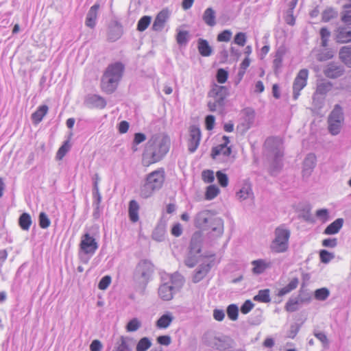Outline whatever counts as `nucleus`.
<instances>
[{
    "mask_svg": "<svg viewBox=\"0 0 351 351\" xmlns=\"http://www.w3.org/2000/svg\"><path fill=\"white\" fill-rule=\"evenodd\" d=\"M169 138L162 134L153 135L146 143L142 156V164L148 167L160 161L169 152Z\"/></svg>",
    "mask_w": 351,
    "mask_h": 351,
    "instance_id": "nucleus-1",
    "label": "nucleus"
},
{
    "mask_svg": "<svg viewBox=\"0 0 351 351\" xmlns=\"http://www.w3.org/2000/svg\"><path fill=\"white\" fill-rule=\"evenodd\" d=\"M194 224L198 228L210 230L213 235L217 237L222 235L223 232V221L208 210H202L196 214Z\"/></svg>",
    "mask_w": 351,
    "mask_h": 351,
    "instance_id": "nucleus-2",
    "label": "nucleus"
},
{
    "mask_svg": "<svg viewBox=\"0 0 351 351\" xmlns=\"http://www.w3.org/2000/svg\"><path fill=\"white\" fill-rule=\"evenodd\" d=\"M124 71V65L119 62L112 63L106 68L101 82L103 91L110 94L117 89Z\"/></svg>",
    "mask_w": 351,
    "mask_h": 351,
    "instance_id": "nucleus-3",
    "label": "nucleus"
},
{
    "mask_svg": "<svg viewBox=\"0 0 351 351\" xmlns=\"http://www.w3.org/2000/svg\"><path fill=\"white\" fill-rule=\"evenodd\" d=\"M265 147L269 152L271 157L273 158L272 164L270 167V173L276 175L282 167V158L283 156V147L281 138L278 137L268 138Z\"/></svg>",
    "mask_w": 351,
    "mask_h": 351,
    "instance_id": "nucleus-4",
    "label": "nucleus"
},
{
    "mask_svg": "<svg viewBox=\"0 0 351 351\" xmlns=\"http://www.w3.org/2000/svg\"><path fill=\"white\" fill-rule=\"evenodd\" d=\"M165 181V171L160 169L152 171L147 176L145 184L141 187L140 195L147 198L152 195L154 191L159 190Z\"/></svg>",
    "mask_w": 351,
    "mask_h": 351,
    "instance_id": "nucleus-5",
    "label": "nucleus"
},
{
    "mask_svg": "<svg viewBox=\"0 0 351 351\" xmlns=\"http://www.w3.org/2000/svg\"><path fill=\"white\" fill-rule=\"evenodd\" d=\"M228 95L226 86L215 85L208 93V108L210 112L221 114L225 107V100Z\"/></svg>",
    "mask_w": 351,
    "mask_h": 351,
    "instance_id": "nucleus-6",
    "label": "nucleus"
},
{
    "mask_svg": "<svg viewBox=\"0 0 351 351\" xmlns=\"http://www.w3.org/2000/svg\"><path fill=\"white\" fill-rule=\"evenodd\" d=\"M290 230L285 225L278 226L274 232V238L269 245L271 252L281 254L286 252L289 248Z\"/></svg>",
    "mask_w": 351,
    "mask_h": 351,
    "instance_id": "nucleus-7",
    "label": "nucleus"
},
{
    "mask_svg": "<svg viewBox=\"0 0 351 351\" xmlns=\"http://www.w3.org/2000/svg\"><path fill=\"white\" fill-rule=\"evenodd\" d=\"M98 247L99 245L96 239L89 232L84 233L81 237L80 243L79 257L81 262L88 263Z\"/></svg>",
    "mask_w": 351,
    "mask_h": 351,
    "instance_id": "nucleus-8",
    "label": "nucleus"
},
{
    "mask_svg": "<svg viewBox=\"0 0 351 351\" xmlns=\"http://www.w3.org/2000/svg\"><path fill=\"white\" fill-rule=\"evenodd\" d=\"M154 270V265L150 261H141L136 267L134 279L137 283L146 286L152 278Z\"/></svg>",
    "mask_w": 351,
    "mask_h": 351,
    "instance_id": "nucleus-9",
    "label": "nucleus"
},
{
    "mask_svg": "<svg viewBox=\"0 0 351 351\" xmlns=\"http://www.w3.org/2000/svg\"><path fill=\"white\" fill-rule=\"evenodd\" d=\"M344 121L343 109L340 105L336 104L328 118V130L332 135L339 134Z\"/></svg>",
    "mask_w": 351,
    "mask_h": 351,
    "instance_id": "nucleus-10",
    "label": "nucleus"
},
{
    "mask_svg": "<svg viewBox=\"0 0 351 351\" xmlns=\"http://www.w3.org/2000/svg\"><path fill=\"white\" fill-rule=\"evenodd\" d=\"M223 143L214 147L211 150V157L213 159L219 162H227L230 158L232 153L231 147L229 146V137L223 136Z\"/></svg>",
    "mask_w": 351,
    "mask_h": 351,
    "instance_id": "nucleus-11",
    "label": "nucleus"
},
{
    "mask_svg": "<svg viewBox=\"0 0 351 351\" xmlns=\"http://www.w3.org/2000/svg\"><path fill=\"white\" fill-rule=\"evenodd\" d=\"M308 77V71L306 69H301L297 74L293 83V98L296 100L300 95V91L306 86Z\"/></svg>",
    "mask_w": 351,
    "mask_h": 351,
    "instance_id": "nucleus-12",
    "label": "nucleus"
},
{
    "mask_svg": "<svg viewBox=\"0 0 351 351\" xmlns=\"http://www.w3.org/2000/svg\"><path fill=\"white\" fill-rule=\"evenodd\" d=\"M201 130L196 125H191L189 128V137L188 140V149L190 153L195 152L200 143Z\"/></svg>",
    "mask_w": 351,
    "mask_h": 351,
    "instance_id": "nucleus-13",
    "label": "nucleus"
},
{
    "mask_svg": "<svg viewBox=\"0 0 351 351\" xmlns=\"http://www.w3.org/2000/svg\"><path fill=\"white\" fill-rule=\"evenodd\" d=\"M345 69L343 66L338 62H330L326 64L323 70L324 75L330 79H335L343 75Z\"/></svg>",
    "mask_w": 351,
    "mask_h": 351,
    "instance_id": "nucleus-14",
    "label": "nucleus"
},
{
    "mask_svg": "<svg viewBox=\"0 0 351 351\" xmlns=\"http://www.w3.org/2000/svg\"><path fill=\"white\" fill-rule=\"evenodd\" d=\"M175 291L174 287L170 285L169 282H167L165 277L162 276V284L158 289L159 297L165 301L171 300L173 297Z\"/></svg>",
    "mask_w": 351,
    "mask_h": 351,
    "instance_id": "nucleus-15",
    "label": "nucleus"
},
{
    "mask_svg": "<svg viewBox=\"0 0 351 351\" xmlns=\"http://www.w3.org/2000/svg\"><path fill=\"white\" fill-rule=\"evenodd\" d=\"M169 16V13L167 10H162V11H160L157 14V16L154 21V23L152 25V29L154 31H157V32L161 31L163 29V27L165 26V23L167 21Z\"/></svg>",
    "mask_w": 351,
    "mask_h": 351,
    "instance_id": "nucleus-16",
    "label": "nucleus"
},
{
    "mask_svg": "<svg viewBox=\"0 0 351 351\" xmlns=\"http://www.w3.org/2000/svg\"><path fill=\"white\" fill-rule=\"evenodd\" d=\"M316 165V156L314 154H309L306 156L303 163V176L308 177Z\"/></svg>",
    "mask_w": 351,
    "mask_h": 351,
    "instance_id": "nucleus-17",
    "label": "nucleus"
},
{
    "mask_svg": "<svg viewBox=\"0 0 351 351\" xmlns=\"http://www.w3.org/2000/svg\"><path fill=\"white\" fill-rule=\"evenodd\" d=\"M86 104L91 108L99 109L104 108L106 106L105 99L98 95H88L86 99Z\"/></svg>",
    "mask_w": 351,
    "mask_h": 351,
    "instance_id": "nucleus-18",
    "label": "nucleus"
},
{
    "mask_svg": "<svg viewBox=\"0 0 351 351\" xmlns=\"http://www.w3.org/2000/svg\"><path fill=\"white\" fill-rule=\"evenodd\" d=\"M335 39L337 43H347L351 42V30L346 27H339L335 32Z\"/></svg>",
    "mask_w": 351,
    "mask_h": 351,
    "instance_id": "nucleus-19",
    "label": "nucleus"
},
{
    "mask_svg": "<svg viewBox=\"0 0 351 351\" xmlns=\"http://www.w3.org/2000/svg\"><path fill=\"white\" fill-rule=\"evenodd\" d=\"M253 265L252 272L254 274L259 275L263 274L267 269L271 267V262L265 259L254 260L252 262Z\"/></svg>",
    "mask_w": 351,
    "mask_h": 351,
    "instance_id": "nucleus-20",
    "label": "nucleus"
},
{
    "mask_svg": "<svg viewBox=\"0 0 351 351\" xmlns=\"http://www.w3.org/2000/svg\"><path fill=\"white\" fill-rule=\"evenodd\" d=\"M243 114L241 125L244 128V130H247L252 126L254 122L255 112L254 110L251 108H245L243 110Z\"/></svg>",
    "mask_w": 351,
    "mask_h": 351,
    "instance_id": "nucleus-21",
    "label": "nucleus"
},
{
    "mask_svg": "<svg viewBox=\"0 0 351 351\" xmlns=\"http://www.w3.org/2000/svg\"><path fill=\"white\" fill-rule=\"evenodd\" d=\"M99 8V5L97 3L90 7L86 17L85 24L87 27L93 28L95 26Z\"/></svg>",
    "mask_w": 351,
    "mask_h": 351,
    "instance_id": "nucleus-22",
    "label": "nucleus"
},
{
    "mask_svg": "<svg viewBox=\"0 0 351 351\" xmlns=\"http://www.w3.org/2000/svg\"><path fill=\"white\" fill-rule=\"evenodd\" d=\"M237 197L241 201L252 199L254 193L251 185L249 183L243 184L241 189L237 193Z\"/></svg>",
    "mask_w": 351,
    "mask_h": 351,
    "instance_id": "nucleus-23",
    "label": "nucleus"
},
{
    "mask_svg": "<svg viewBox=\"0 0 351 351\" xmlns=\"http://www.w3.org/2000/svg\"><path fill=\"white\" fill-rule=\"evenodd\" d=\"M122 27L117 23L109 27L108 39L112 42L117 40L122 35Z\"/></svg>",
    "mask_w": 351,
    "mask_h": 351,
    "instance_id": "nucleus-24",
    "label": "nucleus"
},
{
    "mask_svg": "<svg viewBox=\"0 0 351 351\" xmlns=\"http://www.w3.org/2000/svg\"><path fill=\"white\" fill-rule=\"evenodd\" d=\"M163 276L165 277V281L172 285L175 289L180 288L183 284V277L178 273H174L171 275L167 274Z\"/></svg>",
    "mask_w": 351,
    "mask_h": 351,
    "instance_id": "nucleus-25",
    "label": "nucleus"
},
{
    "mask_svg": "<svg viewBox=\"0 0 351 351\" xmlns=\"http://www.w3.org/2000/svg\"><path fill=\"white\" fill-rule=\"evenodd\" d=\"M210 270L208 265H201L195 271L193 276V282L197 283L201 281Z\"/></svg>",
    "mask_w": 351,
    "mask_h": 351,
    "instance_id": "nucleus-26",
    "label": "nucleus"
},
{
    "mask_svg": "<svg viewBox=\"0 0 351 351\" xmlns=\"http://www.w3.org/2000/svg\"><path fill=\"white\" fill-rule=\"evenodd\" d=\"M340 60L348 67L351 68V46L342 47L339 50Z\"/></svg>",
    "mask_w": 351,
    "mask_h": 351,
    "instance_id": "nucleus-27",
    "label": "nucleus"
},
{
    "mask_svg": "<svg viewBox=\"0 0 351 351\" xmlns=\"http://www.w3.org/2000/svg\"><path fill=\"white\" fill-rule=\"evenodd\" d=\"M49 110L47 105L40 106L37 110L32 114V120L34 124L39 123L46 115Z\"/></svg>",
    "mask_w": 351,
    "mask_h": 351,
    "instance_id": "nucleus-28",
    "label": "nucleus"
},
{
    "mask_svg": "<svg viewBox=\"0 0 351 351\" xmlns=\"http://www.w3.org/2000/svg\"><path fill=\"white\" fill-rule=\"evenodd\" d=\"M343 220L341 218L337 219L330 225H328L324 230V233L325 234H335L339 232L340 229L342 228Z\"/></svg>",
    "mask_w": 351,
    "mask_h": 351,
    "instance_id": "nucleus-29",
    "label": "nucleus"
},
{
    "mask_svg": "<svg viewBox=\"0 0 351 351\" xmlns=\"http://www.w3.org/2000/svg\"><path fill=\"white\" fill-rule=\"evenodd\" d=\"M166 233L165 225L163 223L158 224L153 230L152 237L154 240L161 242L165 240Z\"/></svg>",
    "mask_w": 351,
    "mask_h": 351,
    "instance_id": "nucleus-30",
    "label": "nucleus"
},
{
    "mask_svg": "<svg viewBox=\"0 0 351 351\" xmlns=\"http://www.w3.org/2000/svg\"><path fill=\"white\" fill-rule=\"evenodd\" d=\"M202 19L207 25L210 27L215 26L216 24V14L215 10L212 8L206 9L203 14Z\"/></svg>",
    "mask_w": 351,
    "mask_h": 351,
    "instance_id": "nucleus-31",
    "label": "nucleus"
},
{
    "mask_svg": "<svg viewBox=\"0 0 351 351\" xmlns=\"http://www.w3.org/2000/svg\"><path fill=\"white\" fill-rule=\"evenodd\" d=\"M174 317L171 313L167 312L162 315L156 322V326L158 328H167L173 320Z\"/></svg>",
    "mask_w": 351,
    "mask_h": 351,
    "instance_id": "nucleus-32",
    "label": "nucleus"
},
{
    "mask_svg": "<svg viewBox=\"0 0 351 351\" xmlns=\"http://www.w3.org/2000/svg\"><path fill=\"white\" fill-rule=\"evenodd\" d=\"M197 48L199 53L204 57H207L211 55L212 48L209 45L207 40L199 38L197 42Z\"/></svg>",
    "mask_w": 351,
    "mask_h": 351,
    "instance_id": "nucleus-33",
    "label": "nucleus"
},
{
    "mask_svg": "<svg viewBox=\"0 0 351 351\" xmlns=\"http://www.w3.org/2000/svg\"><path fill=\"white\" fill-rule=\"evenodd\" d=\"M139 206L136 201L131 200L129 204V216L132 222H136L138 220Z\"/></svg>",
    "mask_w": 351,
    "mask_h": 351,
    "instance_id": "nucleus-34",
    "label": "nucleus"
},
{
    "mask_svg": "<svg viewBox=\"0 0 351 351\" xmlns=\"http://www.w3.org/2000/svg\"><path fill=\"white\" fill-rule=\"evenodd\" d=\"M216 346L220 351H230L233 346V341L229 337H224L217 341Z\"/></svg>",
    "mask_w": 351,
    "mask_h": 351,
    "instance_id": "nucleus-35",
    "label": "nucleus"
},
{
    "mask_svg": "<svg viewBox=\"0 0 351 351\" xmlns=\"http://www.w3.org/2000/svg\"><path fill=\"white\" fill-rule=\"evenodd\" d=\"M298 283L299 281L297 278H293L287 286L280 289L278 291V295L282 297L289 293V292L297 288Z\"/></svg>",
    "mask_w": 351,
    "mask_h": 351,
    "instance_id": "nucleus-36",
    "label": "nucleus"
},
{
    "mask_svg": "<svg viewBox=\"0 0 351 351\" xmlns=\"http://www.w3.org/2000/svg\"><path fill=\"white\" fill-rule=\"evenodd\" d=\"M304 300L303 299H300L298 298H291L287 301L285 305V310L288 312H294L298 309V304L300 302H303Z\"/></svg>",
    "mask_w": 351,
    "mask_h": 351,
    "instance_id": "nucleus-37",
    "label": "nucleus"
},
{
    "mask_svg": "<svg viewBox=\"0 0 351 351\" xmlns=\"http://www.w3.org/2000/svg\"><path fill=\"white\" fill-rule=\"evenodd\" d=\"M332 88V84L330 82L322 81L317 84L316 93L324 95L328 93Z\"/></svg>",
    "mask_w": 351,
    "mask_h": 351,
    "instance_id": "nucleus-38",
    "label": "nucleus"
},
{
    "mask_svg": "<svg viewBox=\"0 0 351 351\" xmlns=\"http://www.w3.org/2000/svg\"><path fill=\"white\" fill-rule=\"evenodd\" d=\"M269 292L267 289L260 290L258 294L254 297V300L264 303L269 302L271 301Z\"/></svg>",
    "mask_w": 351,
    "mask_h": 351,
    "instance_id": "nucleus-39",
    "label": "nucleus"
},
{
    "mask_svg": "<svg viewBox=\"0 0 351 351\" xmlns=\"http://www.w3.org/2000/svg\"><path fill=\"white\" fill-rule=\"evenodd\" d=\"M19 223L21 228L23 230H28L32 224V219L30 215L28 213H23L19 219Z\"/></svg>",
    "mask_w": 351,
    "mask_h": 351,
    "instance_id": "nucleus-40",
    "label": "nucleus"
},
{
    "mask_svg": "<svg viewBox=\"0 0 351 351\" xmlns=\"http://www.w3.org/2000/svg\"><path fill=\"white\" fill-rule=\"evenodd\" d=\"M201 234L199 232H195L192 236L191 240V249L196 252H200V242H201Z\"/></svg>",
    "mask_w": 351,
    "mask_h": 351,
    "instance_id": "nucleus-41",
    "label": "nucleus"
},
{
    "mask_svg": "<svg viewBox=\"0 0 351 351\" xmlns=\"http://www.w3.org/2000/svg\"><path fill=\"white\" fill-rule=\"evenodd\" d=\"M151 346V340L148 337H143L137 343L136 351H147Z\"/></svg>",
    "mask_w": 351,
    "mask_h": 351,
    "instance_id": "nucleus-42",
    "label": "nucleus"
},
{
    "mask_svg": "<svg viewBox=\"0 0 351 351\" xmlns=\"http://www.w3.org/2000/svg\"><path fill=\"white\" fill-rule=\"evenodd\" d=\"M129 341L128 338L121 337L117 342L116 351H132V348L129 345Z\"/></svg>",
    "mask_w": 351,
    "mask_h": 351,
    "instance_id": "nucleus-43",
    "label": "nucleus"
},
{
    "mask_svg": "<svg viewBox=\"0 0 351 351\" xmlns=\"http://www.w3.org/2000/svg\"><path fill=\"white\" fill-rule=\"evenodd\" d=\"M330 295V291L326 288L317 289L314 292L315 298L319 301L326 300Z\"/></svg>",
    "mask_w": 351,
    "mask_h": 351,
    "instance_id": "nucleus-44",
    "label": "nucleus"
},
{
    "mask_svg": "<svg viewBox=\"0 0 351 351\" xmlns=\"http://www.w3.org/2000/svg\"><path fill=\"white\" fill-rule=\"evenodd\" d=\"M219 193V189L215 184L210 185L207 187L205 197L206 199L211 200L216 197Z\"/></svg>",
    "mask_w": 351,
    "mask_h": 351,
    "instance_id": "nucleus-45",
    "label": "nucleus"
},
{
    "mask_svg": "<svg viewBox=\"0 0 351 351\" xmlns=\"http://www.w3.org/2000/svg\"><path fill=\"white\" fill-rule=\"evenodd\" d=\"M226 312H227L228 317H229V319L230 320H232V321L237 320L238 315H239V308L236 304H230L227 307Z\"/></svg>",
    "mask_w": 351,
    "mask_h": 351,
    "instance_id": "nucleus-46",
    "label": "nucleus"
},
{
    "mask_svg": "<svg viewBox=\"0 0 351 351\" xmlns=\"http://www.w3.org/2000/svg\"><path fill=\"white\" fill-rule=\"evenodd\" d=\"M189 33L188 31H182L179 30L177 36H176V40L178 45H185L189 41Z\"/></svg>",
    "mask_w": 351,
    "mask_h": 351,
    "instance_id": "nucleus-47",
    "label": "nucleus"
},
{
    "mask_svg": "<svg viewBox=\"0 0 351 351\" xmlns=\"http://www.w3.org/2000/svg\"><path fill=\"white\" fill-rule=\"evenodd\" d=\"M337 10L332 8H328L322 12V20L324 22H328L332 19L337 17Z\"/></svg>",
    "mask_w": 351,
    "mask_h": 351,
    "instance_id": "nucleus-48",
    "label": "nucleus"
},
{
    "mask_svg": "<svg viewBox=\"0 0 351 351\" xmlns=\"http://www.w3.org/2000/svg\"><path fill=\"white\" fill-rule=\"evenodd\" d=\"M343 8L341 21L347 25H351V4L344 5Z\"/></svg>",
    "mask_w": 351,
    "mask_h": 351,
    "instance_id": "nucleus-49",
    "label": "nucleus"
},
{
    "mask_svg": "<svg viewBox=\"0 0 351 351\" xmlns=\"http://www.w3.org/2000/svg\"><path fill=\"white\" fill-rule=\"evenodd\" d=\"M93 206H95V211L94 212V217H97L96 215L99 209V205L101 202V195L99 192V190L93 191Z\"/></svg>",
    "mask_w": 351,
    "mask_h": 351,
    "instance_id": "nucleus-50",
    "label": "nucleus"
},
{
    "mask_svg": "<svg viewBox=\"0 0 351 351\" xmlns=\"http://www.w3.org/2000/svg\"><path fill=\"white\" fill-rule=\"evenodd\" d=\"M152 21L151 16H144L138 21L137 24V29L140 32L145 31L149 25L150 24Z\"/></svg>",
    "mask_w": 351,
    "mask_h": 351,
    "instance_id": "nucleus-51",
    "label": "nucleus"
},
{
    "mask_svg": "<svg viewBox=\"0 0 351 351\" xmlns=\"http://www.w3.org/2000/svg\"><path fill=\"white\" fill-rule=\"evenodd\" d=\"M141 326V322L137 318H133L128 323L126 330L128 332H135Z\"/></svg>",
    "mask_w": 351,
    "mask_h": 351,
    "instance_id": "nucleus-52",
    "label": "nucleus"
},
{
    "mask_svg": "<svg viewBox=\"0 0 351 351\" xmlns=\"http://www.w3.org/2000/svg\"><path fill=\"white\" fill-rule=\"evenodd\" d=\"M319 257L322 263H328L334 258L335 256L332 253H330L326 250H322L319 252Z\"/></svg>",
    "mask_w": 351,
    "mask_h": 351,
    "instance_id": "nucleus-53",
    "label": "nucleus"
},
{
    "mask_svg": "<svg viewBox=\"0 0 351 351\" xmlns=\"http://www.w3.org/2000/svg\"><path fill=\"white\" fill-rule=\"evenodd\" d=\"M320 36L322 40V46L325 47L328 45V41L330 36V32L326 27H322L320 29Z\"/></svg>",
    "mask_w": 351,
    "mask_h": 351,
    "instance_id": "nucleus-54",
    "label": "nucleus"
},
{
    "mask_svg": "<svg viewBox=\"0 0 351 351\" xmlns=\"http://www.w3.org/2000/svg\"><path fill=\"white\" fill-rule=\"evenodd\" d=\"M282 53L280 51H278L276 53L275 58L273 61V66L275 72H277L282 66Z\"/></svg>",
    "mask_w": 351,
    "mask_h": 351,
    "instance_id": "nucleus-55",
    "label": "nucleus"
},
{
    "mask_svg": "<svg viewBox=\"0 0 351 351\" xmlns=\"http://www.w3.org/2000/svg\"><path fill=\"white\" fill-rule=\"evenodd\" d=\"M69 149L70 145L69 143V141H65L64 144L59 148L57 152V158L61 160L65 156V154L67 153Z\"/></svg>",
    "mask_w": 351,
    "mask_h": 351,
    "instance_id": "nucleus-56",
    "label": "nucleus"
},
{
    "mask_svg": "<svg viewBox=\"0 0 351 351\" xmlns=\"http://www.w3.org/2000/svg\"><path fill=\"white\" fill-rule=\"evenodd\" d=\"M202 178L204 182L211 183L215 180L214 172L212 170H204L202 173Z\"/></svg>",
    "mask_w": 351,
    "mask_h": 351,
    "instance_id": "nucleus-57",
    "label": "nucleus"
},
{
    "mask_svg": "<svg viewBox=\"0 0 351 351\" xmlns=\"http://www.w3.org/2000/svg\"><path fill=\"white\" fill-rule=\"evenodd\" d=\"M216 176H217L219 184L222 187H226L228 186V178L226 173H223L221 171H219L217 172Z\"/></svg>",
    "mask_w": 351,
    "mask_h": 351,
    "instance_id": "nucleus-58",
    "label": "nucleus"
},
{
    "mask_svg": "<svg viewBox=\"0 0 351 351\" xmlns=\"http://www.w3.org/2000/svg\"><path fill=\"white\" fill-rule=\"evenodd\" d=\"M51 221L45 213L39 215V225L42 228H47L50 226Z\"/></svg>",
    "mask_w": 351,
    "mask_h": 351,
    "instance_id": "nucleus-59",
    "label": "nucleus"
},
{
    "mask_svg": "<svg viewBox=\"0 0 351 351\" xmlns=\"http://www.w3.org/2000/svg\"><path fill=\"white\" fill-rule=\"evenodd\" d=\"M232 36V32L228 29H226L221 32L217 36V40L219 42H228Z\"/></svg>",
    "mask_w": 351,
    "mask_h": 351,
    "instance_id": "nucleus-60",
    "label": "nucleus"
},
{
    "mask_svg": "<svg viewBox=\"0 0 351 351\" xmlns=\"http://www.w3.org/2000/svg\"><path fill=\"white\" fill-rule=\"evenodd\" d=\"M234 42L239 46H244L246 43V34L243 32L237 33L234 36Z\"/></svg>",
    "mask_w": 351,
    "mask_h": 351,
    "instance_id": "nucleus-61",
    "label": "nucleus"
},
{
    "mask_svg": "<svg viewBox=\"0 0 351 351\" xmlns=\"http://www.w3.org/2000/svg\"><path fill=\"white\" fill-rule=\"evenodd\" d=\"M228 72L223 69H219L217 73V80L220 84H223L228 79Z\"/></svg>",
    "mask_w": 351,
    "mask_h": 351,
    "instance_id": "nucleus-62",
    "label": "nucleus"
},
{
    "mask_svg": "<svg viewBox=\"0 0 351 351\" xmlns=\"http://www.w3.org/2000/svg\"><path fill=\"white\" fill-rule=\"evenodd\" d=\"M111 282V278L109 276H104L99 282L98 287L101 290H105Z\"/></svg>",
    "mask_w": 351,
    "mask_h": 351,
    "instance_id": "nucleus-63",
    "label": "nucleus"
},
{
    "mask_svg": "<svg viewBox=\"0 0 351 351\" xmlns=\"http://www.w3.org/2000/svg\"><path fill=\"white\" fill-rule=\"evenodd\" d=\"M254 304L250 300H246L241 306V312L243 314L248 313L254 307Z\"/></svg>",
    "mask_w": 351,
    "mask_h": 351,
    "instance_id": "nucleus-64",
    "label": "nucleus"
}]
</instances>
